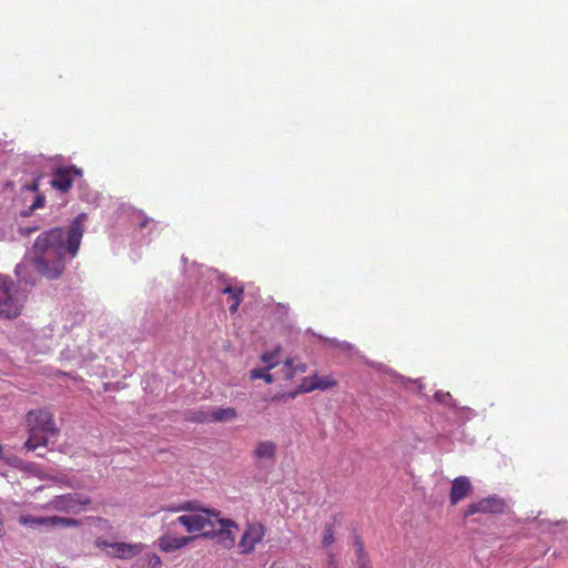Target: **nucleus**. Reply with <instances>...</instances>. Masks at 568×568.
Listing matches in <instances>:
<instances>
[{
  "label": "nucleus",
  "mask_w": 568,
  "mask_h": 568,
  "mask_svg": "<svg viewBox=\"0 0 568 568\" xmlns=\"http://www.w3.org/2000/svg\"><path fill=\"white\" fill-rule=\"evenodd\" d=\"M88 214L77 215L67 231L52 227L39 234L33 250L37 254L36 264L40 273L50 278L61 276L65 270V258L75 257L84 235V223Z\"/></svg>",
  "instance_id": "nucleus-1"
},
{
  "label": "nucleus",
  "mask_w": 568,
  "mask_h": 568,
  "mask_svg": "<svg viewBox=\"0 0 568 568\" xmlns=\"http://www.w3.org/2000/svg\"><path fill=\"white\" fill-rule=\"evenodd\" d=\"M94 544L98 548L105 549L106 555L118 559H133L130 568H161L162 561L159 555L153 551H146L144 544L136 542H109L104 537H97Z\"/></svg>",
  "instance_id": "nucleus-2"
},
{
  "label": "nucleus",
  "mask_w": 568,
  "mask_h": 568,
  "mask_svg": "<svg viewBox=\"0 0 568 568\" xmlns=\"http://www.w3.org/2000/svg\"><path fill=\"white\" fill-rule=\"evenodd\" d=\"M26 423L29 436L24 446L28 450H37L38 447H45V445H48V437L55 436L59 433L53 414L43 410V408L28 412Z\"/></svg>",
  "instance_id": "nucleus-3"
},
{
  "label": "nucleus",
  "mask_w": 568,
  "mask_h": 568,
  "mask_svg": "<svg viewBox=\"0 0 568 568\" xmlns=\"http://www.w3.org/2000/svg\"><path fill=\"white\" fill-rule=\"evenodd\" d=\"M24 297L10 277L0 274V316L17 317L21 315Z\"/></svg>",
  "instance_id": "nucleus-4"
},
{
  "label": "nucleus",
  "mask_w": 568,
  "mask_h": 568,
  "mask_svg": "<svg viewBox=\"0 0 568 568\" xmlns=\"http://www.w3.org/2000/svg\"><path fill=\"white\" fill-rule=\"evenodd\" d=\"M236 524L230 519H222L216 513H211L210 536L215 537L217 544L224 548H233L236 544V537L232 528H236Z\"/></svg>",
  "instance_id": "nucleus-5"
},
{
  "label": "nucleus",
  "mask_w": 568,
  "mask_h": 568,
  "mask_svg": "<svg viewBox=\"0 0 568 568\" xmlns=\"http://www.w3.org/2000/svg\"><path fill=\"white\" fill-rule=\"evenodd\" d=\"M265 536L266 525L262 521H248L237 542L239 551L242 555H250Z\"/></svg>",
  "instance_id": "nucleus-6"
},
{
  "label": "nucleus",
  "mask_w": 568,
  "mask_h": 568,
  "mask_svg": "<svg viewBox=\"0 0 568 568\" xmlns=\"http://www.w3.org/2000/svg\"><path fill=\"white\" fill-rule=\"evenodd\" d=\"M90 503L91 499L81 496V494H63L62 496L53 497L44 507L47 509L59 510L60 513L79 514L80 510L83 509L84 506L90 505Z\"/></svg>",
  "instance_id": "nucleus-7"
},
{
  "label": "nucleus",
  "mask_w": 568,
  "mask_h": 568,
  "mask_svg": "<svg viewBox=\"0 0 568 568\" xmlns=\"http://www.w3.org/2000/svg\"><path fill=\"white\" fill-rule=\"evenodd\" d=\"M18 521L22 526H30L31 528H37V526H44L49 528V526H64L65 528H77V526L81 525V520L73 519V517H61V516H47V517H37L31 515H22L19 517Z\"/></svg>",
  "instance_id": "nucleus-8"
},
{
  "label": "nucleus",
  "mask_w": 568,
  "mask_h": 568,
  "mask_svg": "<svg viewBox=\"0 0 568 568\" xmlns=\"http://www.w3.org/2000/svg\"><path fill=\"white\" fill-rule=\"evenodd\" d=\"M507 504L503 497L488 496L484 499L471 501L465 508L464 517L474 516V514H503Z\"/></svg>",
  "instance_id": "nucleus-9"
},
{
  "label": "nucleus",
  "mask_w": 568,
  "mask_h": 568,
  "mask_svg": "<svg viewBox=\"0 0 568 568\" xmlns=\"http://www.w3.org/2000/svg\"><path fill=\"white\" fill-rule=\"evenodd\" d=\"M178 521H180L189 532H199L201 531L203 536H210V525H211V511L207 509H203L200 513H194L193 515H184L178 517Z\"/></svg>",
  "instance_id": "nucleus-10"
},
{
  "label": "nucleus",
  "mask_w": 568,
  "mask_h": 568,
  "mask_svg": "<svg viewBox=\"0 0 568 568\" xmlns=\"http://www.w3.org/2000/svg\"><path fill=\"white\" fill-rule=\"evenodd\" d=\"M81 176L80 169L75 165H67L65 168H58L53 172L51 180V186L60 190L61 192H69L75 178Z\"/></svg>",
  "instance_id": "nucleus-11"
},
{
  "label": "nucleus",
  "mask_w": 568,
  "mask_h": 568,
  "mask_svg": "<svg viewBox=\"0 0 568 568\" xmlns=\"http://www.w3.org/2000/svg\"><path fill=\"white\" fill-rule=\"evenodd\" d=\"M280 351H273V353H265L262 354V362L266 364V368H254L251 369V378L254 381V378H262L266 383H272L274 381H277V378L281 377V369L276 371V373H270V369H273V367H276L280 363L278 361Z\"/></svg>",
  "instance_id": "nucleus-12"
},
{
  "label": "nucleus",
  "mask_w": 568,
  "mask_h": 568,
  "mask_svg": "<svg viewBox=\"0 0 568 568\" xmlns=\"http://www.w3.org/2000/svg\"><path fill=\"white\" fill-rule=\"evenodd\" d=\"M473 494L471 480L465 475H460L456 477L449 490V504L457 505V503L464 500V498L469 497Z\"/></svg>",
  "instance_id": "nucleus-13"
},
{
  "label": "nucleus",
  "mask_w": 568,
  "mask_h": 568,
  "mask_svg": "<svg viewBox=\"0 0 568 568\" xmlns=\"http://www.w3.org/2000/svg\"><path fill=\"white\" fill-rule=\"evenodd\" d=\"M337 385V382L332 376H317L314 374L310 377H304L302 383L298 386V390L301 393H311V390L315 389H329V387H334Z\"/></svg>",
  "instance_id": "nucleus-14"
},
{
  "label": "nucleus",
  "mask_w": 568,
  "mask_h": 568,
  "mask_svg": "<svg viewBox=\"0 0 568 568\" xmlns=\"http://www.w3.org/2000/svg\"><path fill=\"white\" fill-rule=\"evenodd\" d=\"M191 539L192 537L190 536L164 535L159 537L158 547L160 548L161 551L171 552L175 551V549L186 547Z\"/></svg>",
  "instance_id": "nucleus-15"
},
{
  "label": "nucleus",
  "mask_w": 568,
  "mask_h": 568,
  "mask_svg": "<svg viewBox=\"0 0 568 568\" xmlns=\"http://www.w3.org/2000/svg\"><path fill=\"white\" fill-rule=\"evenodd\" d=\"M276 453L277 444L270 442V439H265L264 442L256 443L253 450V457L257 460H274L276 458Z\"/></svg>",
  "instance_id": "nucleus-16"
},
{
  "label": "nucleus",
  "mask_w": 568,
  "mask_h": 568,
  "mask_svg": "<svg viewBox=\"0 0 568 568\" xmlns=\"http://www.w3.org/2000/svg\"><path fill=\"white\" fill-rule=\"evenodd\" d=\"M222 293L229 295V310L231 313H236L240 304L244 297V287L239 284H227L224 288L221 290Z\"/></svg>",
  "instance_id": "nucleus-17"
},
{
  "label": "nucleus",
  "mask_w": 568,
  "mask_h": 568,
  "mask_svg": "<svg viewBox=\"0 0 568 568\" xmlns=\"http://www.w3.org/2000/svg\"><path fill=\"white\" fill-rule=\"evenodd\" d=\"M307 365L295 364L294 358H286L281 368V377L283 381H291L294 378L297 372H306Z\"/></svg>",
  "instance_id": "nucleus-18"
},
{
  "label": "nucleus",
  "mask_w": 568,
  "mask_h": 568,
  "mask_svg": "<svg viewBox=\"0 0 568 568\" xmlns=\"http://www.w3.org/2000/svg\"><path fill=\"white\" fill-rule=\"evenodd\" d=\"M237 416L236 408L227 407V408H215L213 412H210V420L211 422H227L235 419Z\"/></svg>",
  "instance_id": "nucleus-19"
},
{
  "label": "nucleus",
  "mask_w": 568,
  "mask_h": 568,
  "mask_svg": "<svg viewBox=\"0 0 568 568\" xmlns=\"http://www.w3.org/2000/svg\"><path fill=\"white\" fill-rule=\"evenodd\" d=\"M355 546H356V556H357L358 568H363V565H369L371 559L365 550L364 542H363V540H361L359 537H356Z\"/></svg>",
  "instance_id": "nucleus-20"
},
{
  "label": "nucleus",
  "mask_w": 568,
  "mask_h": 568,
  "mask_svg": "<svg viewBox=\"0 0 568 568\" xmlns=\"http://www.w3.org/2000/svg\"><path fill=\"white\" fill-rule=\"evenodd\" d=\"M335 541V531L332 525H326L323 531L322 544L324 548H329Z\"/></svg>",
  "instance_id": "nucleus-21"
},
{
  "label": "nucleus",
  "mask_w": 568,
  "mask_h": 568,
  "mask_svg": "<svg viewBox=\"0 0 568 568\" xmlns=\"http://www.w3.org/2000/svg\"><path fill=\"white\" fill-rule=\"evenodd\" d=\"M190 419L193 422H211V412H195Z\"/></svg>",
  "instance_id": "nucleus-22"
},
{
  "label": "nucleus",
  "mask_w": 568,
  "mask_h": 568,
  "mask_svg": "<svg viewBox=\"0 0 568 568\" xmlns=\"http://www.w3.org/2000/svg\"><path fill=\"white\" fill-rule=\"evenodd\" d=\"M45 203V199L43 195H37L33 203L30 205L28 212H26V215H29V213L33 212L34 209L43 207Z\"/></svg>",
  "instance_id": "nucleus-23"
},
{
  "label": "nucleus",
  "mask_w": 568,
  "mask_h": 568,
  "mask_svg": "<svg viewBox=\"0 0 568 568\" xmlns=\"http://www.w3.org/2000/svg\"><path fill=\"white\" fill-rule=\"evenodd\" d=\"M90 519L94 523H98L99 525H102V526H109V520L108 519H103V517H90Z\"/></svg>",
  "instance_id": "nucleus-24"
},
{
  "label": "nucleus",
  "mask_w": 568,
  "mask_h": 568,
  "mask_svg": "<svg viewBox=\"0 0 568 568\" xmlns=\"http://www.w3.org/2000/svg\"><path fill=\"white\" fill-rule=\"evenodd\" d=\"M37 229H38L37 226H34V227H21L20 229V233L22 235H30V234H32V232L37 231Z\"/></svg>",
  "instance_id": "nucleus-25"
},
{
  "label": "nucleus",
  "mask_w": 568,
  "mask_h": 568,
  "mask_svg": "<svg viewBox=\"0 0 568 568\" xmlns=\"http://www.w3.org/2000/svg\"><path fill=\"white\" fill-rule=\"evenodd\" d=\"M38 187H39V184L37 181H33V183L26 185V189L33 190V192H36V190H38Z\"/></svg>",
  "instance_id": "nucleus-26"
},
{
  "label": "nucleus",
  "mask_w": 568,
  "mask_h": 568,
  "mask_svg": "<svg viewBox=\"0 0 568 568\" xmlns=\"http://www.w3.org/2000/svg\"><path fill=\"white\" fill-rule=\"evenodd\" d=\"M183 509H186V506L181 505V506H175L174 508H171V510H174V513H178V510H183Z\"/></svg>",
  "instance_id": "nucleus-27"
},
{
  "label": "nucleus",
  "mask_w": 568,
  "mask_h": 568,
  "mask_svg": "<svg viewBox=\"0 0 568 568\" xmlns=\"http://www.w3.org/2000/svg\"><path fill=\"white\" fill-rule=\"evenodd\" d=\"M3 526H4V524H3L2 517H1V515H0V535H1V534H2V531H3Z\"/></svg>",
  "instance_id": "nucleus-28"
},
{
  "label": "nucleus",
  "mask_w": 568,
  "mask_h": 568,
  "mask_svg": "<svg viewBox=\"0 0 568 568\" xmlns=\"http://www.w3.org/2000/svg\"><path fill=\"white\" fill-rule=\"evenodd\" d=\"M2 458H3V446H1V444H0V459H2Z\"/></svg>",
  "instance_id": "nucleus-29"
},
{
  "label": "nucleus",
  "mask_w": 568,
  "mask_h": 568,
  "mask_svg": "<svg viewBox=\"0 0 568 568\" xmlns=\"http://www.w3.org/2000/svg\"><path fill=\"white\" fill-rule=\"evenodd\" d=\"M362 568H373L372 565L369 564L368 566H365V564L362 565Z\"/></svg>",
  "instance_id": "nucleus-30"
}]
</instances>
